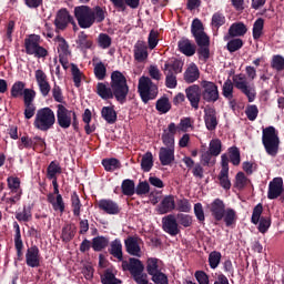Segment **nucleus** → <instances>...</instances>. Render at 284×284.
Listing matches in <instances>:
<instances>
[{
  "instance_id": "obj_22",
  "label": "nucleus",
  "mask_w": 284,
  "mask_h": 284,
  "mask_svg": "<svg viewBox=\"0 0 284 284\" xmlns=\"http://www.w3.org/2000/svg\"><path fill=\"white\" fill-rule=\"evenodd\" d=\"M204 123L206 130H216V125H219V120L216 119V110L213 108L204 110Z\"/></svg>"
},
{
  "instance_id": "obj_63",
  "label": "nucleus",
  "mask_w": 284,
  "mask_h": 284,
  "mask_svg": "<svg viewBox=\"0 0 284 284\" xmlns=\"http://www.w3.org/2000/svg\"><path fill=\"white\" fill-rule=\"evenodd\" d=\"M199 284H210V276L203 271H196L194 274Z\"/></svg>"
},
{
  "instance_id": "obj_31",
  "label": "nucleus",
  "mask_w": 284,
  "mask_h": 284,
  "mask_svg": "<svg viewBox=\"0 0 284 284\" xmlns=\"http://www.w3.org/2000/svg\"><path fill=\"white\" fill-rule=\"evenodd\" d=\"M102 119L106 121V123H116V111L114 110L113 106H103L102 111Z\"/></svg>"
},
{
  "instance_id": "obj_24",
  "label": "nucleus",
  "mask_w": 284,
  "mask_h": 284,
  "mask_svg": "<svg viewBox=\"0 0 284 284\" xmlns=\"http://www.w3.org/2000/svg\"><path fill=\"white\" fill-rule=\"evenodd\" d=\"M174 207H176V204L174 203V196L168 195L158 205V213L159 214H168L169 212H172V210H174Z\"/></svg>"
},
{
  "instance_id": "obj_6",
  "label": "nucleus",
  "mask_w": 284,
  "mask_h": 284,
  "mask_svg": "<svg viewBox=\"0 0 284 284\" xmlns=\"http://www.w3.org/2000/svg\"><path fill=\"white\" fill-rule=\"evenodd\" d=\"M7 185L9 193H4L1 201L8 203L9 205H14L21 201L23 195V190L21 189V180L17 176H9L7 179Z\"/></svg>"
},
{
  "instance_id": "obj_58",
  "label": "nucleus",
  "mask_w": 284,
  "mask_h": 284,
  "mask_svg": "<svg viewBox=\"0 0 284 284\" xmlns=\"http://www.w3.org/2000/svg\"><path fill=\"white\" fill-rule=\"evenodd\" d=\"M191 32L193 37H196V34H202L204 31L203 22L199 19H194L191 26Z\"/></svg>"
},
{
  "instance_id": "obj_57",
  "label": "nucleus",
  "mask_w": 284,
  "mask_h": 284,
  "mask_svg": "<svg viewBox=\"0 0 284 284\" xmlns=\"http://www.w3.org/2000/svg\"><path fill=\"white\" fill-rule=\"evenodd\" d=\"M78 43L85 50H90V48H92V41L88 40V34H85V32L79 33Z\"/></svg>"
},
{
  "instance_id": "obj_18",
  "label": "nucleus",
  "mask_w": 284,
  "mask_h": 284,
  "mask_svg": "<svg viewBox=\"0 0 284 284\" xmlns=\"http://www.w3.org/2000/svg\"><path fill=\"white\" fill-rule=\"evenodd\" d=\"M283 194V178H275L268 184L267 199H278Z\"/></svg>"
},
{
  "instance_id": "obj_40",
  "label": "nucleus",
  "mask_w": 284,
  "mask_h": 284,
  "mask_svg": "<svg viewBox=\"0 0 284 284\" xmlns=\"http://www.w3.org/2000/svg\"><path fill=\"white\" fill-rule=\"evenodd\" d=\"M102 165L106 172H114V170L121 168V163L114 158L102 160Z\"/></svg>"
},
{
  "instance_id": "obj_33",
  "label": "nucleus",
  "mask_w": 284,
  "mask_h": 284,
  "mask_svg": "<svg viewBox=\"0 0 284 284\" xmlns=\"http://www.w3.org/2000/svg\"><path fill=\"white\" fill-rule=\"evenodd\" d=\"M179 49L182 52V54H185L186 57H193V54L196 52V49H194V45H192L190 40L180 41Z\"/></svg>"
},
{
  "instance_id": "obj_52",
  "label": "nucleus",
  "mask_w": 284,
  "mask_h": 284,
  "mask_svg": "<svg viewBox=\"0 0 284 284\" xmlns=\"http://www.w3.org/2000/svg\"><path fill=\"white\" fill-rule=\"evenodd\" d=\"M102 283L103 284H120L121 280L116 278L114 273L112 271L106 270L104 274L102 275Z\"/></svg>"
},
{
  "instance_id": "obj_8",
  "label": "nucleus",
  "mask_w": 284,
  "mask_h": 284,
  "mask_svg": "<svg viewBox=\"0 0 284 284\" xmlns=\"http://www.w3.org/2000/svg\"><path fill=\"white\" fill-rule=\"evenodd\" d=\"M57 121L58 125L63 130H68L70 125L77 130V126L79 125V121L77 120V112L69 110L63 104L57 105Z\"/></svg>"
},
{
  "instance_id": "obj_39",
  "label": "nucleus",
  "mask_w": 284,
  "mask_h": 284,
  "mask_svg": "<svg viewBox=\"0 0 284 284\" xmlns=\"http://www.w3.org/2000/svg\"><path fill=\"white\" fill-rule=\"evenodd\" d=\"M223 149V143L221 142L220 139H213L209 143V152L213 154L214 156H219L221 154Z\"/></svg>"
},
{
  "instance_id": "obj_62",
  "label": "nucleus",
  "mask_w": 284,
  "mask_h": 284,
  "mask_svg": "<svg viewBox=\"0 0 284 284\" xmlns=\"http://www.w3.org/2000/svg\"><path fill=\"white\" fill-rule=\"evenodd\" d=\"M162 143H163V145H165V148L174 149V143H175L174 135H172L170 133H165L163 131V133H162Z\"/></svg>"
},
{
  "instance_id": "obj_41",
  "label": "nucleus",
  "mask_w": 284,
  "mask_h": 284,
  "mask_svg": "<svg viewBox=\"0 0 284 284\" xmlns=\"http://www.w3.org/2000/svg\"><path fill=\"white\" fill-rule=\"evenodd\" d=\"M223 219L226 227L234 225V223H236V211H234L233 209L224 210Z\"/></svg>"
},
{
  "instance_id": "obj_21",
  "label": "nucleus",
  "mask_w": 284,
  "mask_h": 284,
  "mask_svg": "<svg viewBox=\"0 0 284 284\" xmlns=\"http://www.w3.org/2000/svg\"><path fill=\"white\" fill-rule=\"evenodd\" d=\"M26 261L29 267H39L41 263L39 247L31 246L30 248H28L26 253Z\"/></svg>"
},
{
  "instance_id": "obj_59",
  "label": "nucleus",
  "mask_w": 284,
  "mask_h": 284,
  "mask_svg": "<svg viewBox=\"0 0 284 284\" xmlns=\"http://www.w3.org/2000/svg\"><path fill=\"white\" fill-rule=\"evenodd\" d=\"M243 48V40L233 39L227 42V50L230 52H236V50H241Z\"/></svg>"
},
{
  "instance_id": "obj_3",
  "label": "nucleus",
  "mask_w": 284,
  "mask_h": 284,
  "mask_svg": "<svg viewBox=\"0 0 284 284\" xmlns=\"http://www.w3.org/2000/svg\"><path fill=\"white\" fill-rule=\"evenodd\" d=\"M234 87L240 90L242 94H245L248 99V103H253L256 99V88H254V84H250V82H247L245 74H235L233 77V83L232 80H226L224 82L222 87V94L225 99H229V101L234 99Z\"/></svg>"
},
{
  "instance_id": "obj_16",
  "label": "nucleus",
  "mask_w": 284,
  "mask_h": 284,
  "mask_svg": "<svg viewBox=\"0 0 284 284\" xmlns=\"http://www.w3.org/2000/svg\"><path fill=\"white\" fill-rule=\"evenodd\" d=\"M36 81L42 97H48L50 94L51 87L50 82H48V75L43 70H36Z\"/></svg>"
},
{
  "instance_id": "obj_36",
  "label": "nucleus",
  "mask_w": 284,
  "mask_h": 284,
  "mask_svg": "<svg viewBox=\"0 0 284 284\" xmlns=\"http://www.w3.org/2000/svg\"><path fill=\"white\" fill-rule=\"evenodd\" d=\"M71 74L73 77V83L75 88H81V81H83V72L77 67V64H70Z\"/></svg>"
},
{
  "instance_id": "obj_61",
  "label": "nucleus",
  "mask_w": 284,
  "mask_h": 284,
  "mask_svg": "<svg viewBox=\"0 0 284 284\" xmlns=\"http://www.w3.org/2000/svg\"><path fill=\"white\" fill-rule=\"evenodd\" d=\"M272 68L278 72L284 70V58L282 55H274L272 60Z\"/></svg>"
},
{
  "instance_id": "obj_5",
  "label": "nucleus",
  "mask_w": 284,
  "mask_h": 284,
  "mask_svg": "<svg viewBox=\"0 0 284 284\" xmlns=\"http://www.w3.org/2000/svg\"><path fill=\"white\" fill-rule=\"evenodd\" d=\"M262 143L266 150V154L270 156H276V154H278V145L281 144V140L278 139V132H276L274 126L263 129Z\"/></svg>"
},
{
  "instance_id": "obj_30",
  "label": "nucleus",
  "mask_w": 284,
  "mask_h": 284,
  "mask_svg": "<svg viewBox=\"0 0 284 284\" xmlns=\"http://www.w3.org/2000/svg\"><path fill=\"white\" fill-rule=\"evenodd\" d=\"M247 33V27L243 22H235L229 29L230 37H244Z\"/></svg>"
},
{
  "instance_id": "obj_46",
  "label": "nucleus",
  "mask_w": 284,
  "mask_h": 284,
  "mask_svg": "<svg viewBox=\"0 0 284 284\" xmlns=\"http://www.w3.org/2000/svg\"><path fill=\"white\" fill-rule=\"evenodd\" d=\"M106 72H108V69L105 68V64L103 62L94 63L95 79H98L99 81H103V79H105Z\"/></svg>"
},
{
  "instance_id": "obj_23",
  "label": "nucleus",
  "mask_w": 284,
  "mask_h": 284,
  "mask_svg": "<svg viewBox=\"0 0 284 284\" xmlns=\"http://www.w3.org/2000/svg\"><path fill=\"white\" fill-rule=\"evenodd\" d=\"M99 207L102 210V212H105V214H119L121 212V209H119V204H116L112 200H100L98 202Z\"/></svg>"
},
{
  "instance_id": "obj_51",
  "label": "nucleus",
  "mask_w": 284,
  "mask_h": 284,
  "mask_svg": "<svg viewBox=\"0 0 284 284\" xmlns=\"http://www.w3.org/2000/svg\"><path fill=\"white\" fill-rule=\"evenodd\" d=\"M221 264V253L213 251L209 255V265L211 270H216Z\"/></svg>"
},
{
  "instance_id": "obj_27",
  "label": "nucleus",
  "mask_w": 284,
  "mask_h": 284,
  "mask_svg": "<svg viewBox=\"0 0 284 284\" xmlns=\"http://www.w3.org/2000/svg\"><path fill=\"white\" fill-rule=\"evenodd\" d=\"M200 75L201 73L199 71V67H196L194 63H191L184 72V81L186 83H194V81H199Z\"/></svg>"
},
{
  "instance_id": "obj_14",
  "label": "nucleus",
  "mask_w": 284,
  "mask_h": 284,
  "mask_svg": "<svg viewBox=\"0 0 284 284\" xmlns=\"http://www.w3.org/2000/svg\"><path fill=\"white\" fill-rule=\"evenodd\" d=\"M162 227L166 234L171 236H176L181 230H179V222H176V216L174 214H169L162 219Z\"/></svg>"
},
{
  "instance_id": "obj_35",
  "label": "nucleus",
  "mask_w": 284,
  "mask_h": 284,
  "mask_svg": "<svg viewBox=\"0 0 284 284\" xmlns=\"http://www.w3.org/2000/svg\"><path fill=\"white\" fill-rule=\"evenodd\" d=\"M111 254L119 261H123V245L121 244V241L114 240L111 243Z\"/></svg>"
},
{
  "instance_id": "obj_11",
  "label": "nucleus",
  "mask_w": 284,
  "mask_h": 284,
  "mask_svg": "<svg viewBox=\"0 0 284 284\" xmlns=\"http://www.w3.org/2000/svg\"><path fill=\"white\" fill-rule=\"evenodd\" d=\"M58 54H59V61L64 70H68L70 68V57H72V52L70 51V44H68V41L63 39V37L58 36L53 39Z\"/></svg>"
},
{
  "instance_id": "obj_49",
  "label": "nucleus",
  "mask_w": 284,
  "mask_h": 284,
  "mask_svg": "<svg viewBox=\"0 0 284 284\" xmlns=\"http://www.w3.org/2000/svg\"><path fill=\"white\" fill-rule=\"evenodd\" d=\"M71 207L74 216H81V200L77 193L71 195Z\"/></svg>"
},
{
  "instance_id": "obj_32",
  "label": "nucleus",
  "mask_w": 284,
  "mask_h": 284,
  "mask_svg": "<svg viewBox=\"0 0 284 284\" xmlns=\"http://www.w3.org/2000/svg\"><path fill=\"white\" fill-rule=\"evenodd\" d=\"M155 108L161 114H168L172 110V104L170 103V99L163 97L156 101Z\"/></svg>"
},
{
  "instance_id": "obj_34",
  "label": "nucleus",
  "mask_w": 284,
  "mask_h": 284,
  "mask_svg": "<svg viewBox=\"0 0 284 284\" xmlns=\"http://www.w3.org/2000/svg\"><path fill=\"white\" fill-rule=\"evenodd\" d=\"M153 166H154V158L152 155V152H146L142 156L141 168L143 170V172H150Z\"/></svg>"
},
{
  "instance_id": "obj_45",
  "label": "nucleus",
  "mask_w": 284,
  "mask_h": 284,
  "mask_svg": "<svg viewBox=\"0 0 284 284\" xmlns=\"http://www.w3.org/2000/svg\"><path fill=\"white\" fill-rule=\"evenodd\" d=\"M57 174H61V165L52 161L47 169V179H57Z\"/></svg>"
},
{
  "instance_id": "obj_9",
  "label": "nucleus",
  "mask_w": 284,
  "mask_h": 284,
  "mask_svg": "<svg viewBox=\"0 0 284 284\" xmlns=\"http://www.w3.org/2000/svg\"><path fill=\"white\" fill-rule=\"evenodd\" d=\"M138 92L143 103H148V101L156 99L159 95V87H156L149 77H141L139 79Z\"/></svg>"
},
{
  "instance_id": "obj_50",
  "label": "nucleus",
  "mask_w": 284,
  "mask_h": 284,
  "mask_svg": "<svg viewBox=\"0 0 284 284\" xmlns=\"http://www.w3.org/2000/svg\"><path fill=\"white\" fill-rule=\"evenodd\" d=\"M211 26L212 28H216V30H219L221 26H225V16L221 12H215L212 16Z\"/></svg>"
},
{
  "instance_id": "obj_44",
  "label": "nucleus",
  "mask_w": 284,
  "mask_h": 284,
  "mask_svg": "<svg viewBox=\"0 0 284 284\" xmlns=\"http://www.w3.org/2000/svg\"><path fill=\"white\" fill-rule=\"evenodd\" d=\"M178 128L179 132H190V130H194V122L191 118H182Z\"/></svg>"
},
{
  "instance_id": "obj_17",
  "label": "nucleus",
  "mask_w": 284,
  "mask_h": 284,
  "mask_svg": "<svg viewBox=\"0 0 284 284\" xmlns=\"http://www.w3.org/2000/svg\"><path fill=\"white\" fill-rule=\"evenodd\" d=\"M141 239L139 237H128L124 241V245L126 247L128 254H131V256H138V258H141Z\"/></svg>"
},
{
  "instance_id": "obj_10",
  "label": "nucleus",
  "mask_w": 284,
  "mask_h": 284,
  "mask_svg": "<svg viewBox=\"0 0 284 284\" xmlns=\"http://www.w3.org/2000/svg\"><path fill=\"white\" fill-rule=\"evenodd\" d=\"M24 48L27 54L36 57L37 59H43L48 57V50L41 47V37L31 34L24 40Z\"/></svg>"
},
{
  "instance_id": "obj_28",
  "label": "nucleus",
  "mask_w": 284,
  "mask_h": 284,
  "mask_svg": "<svg viewBox=\"0 0 284 284\" xmlns=\"http://www.w3.org/2000/svg\"><path fill=\"white\" fill-rule=\"evenodd\" d=\"M48 201L55 212H60L61 214L65 212V203L63 202V196H61V194H58V196L54 197V194L50 193L48 195Z\"/></svg>"
},
{
  "instance_id": "obj_20",
  "label": "nucleus",
  "mask_w": 284,
  "mask_h": 284,
  "mask_svg": "<svg viewBox=\"0 0 284 284\" xmlns=\"http://www.w3.org/2000/svg\"><path fill=\"white\" fill-rule=\"evenodd\" d=\"M70 21H72V17L70 16V12H68L65 9H61L57 13L54 26L57 30H65Z\"/></svg>"
},
{
  "instance_id": "obj_55",
  "label": "nucleus",
  "mask_w": 284,
  "mask_h": 284,
  "mask_svg": "<svg viewBox=\"0 0 284 284\" xmlns=\"http://www.w3.org/2000/svg\"><path fill=\"white\" fill-rule=\"evenodd\" d=\"M250 180H247V176H245V173L239 172L235 176V187L239 190H243L245 185H247Z\"/></svg>"
},
{
  "instance_id": "obj_4",
  "label": "nucleus",
  "mask_w": 284,
  "mask_h": 284,
  "mask_svg": "<svg viewBox=\"0 0 284 284\" xmlns=\"http://www.w3.org/2000/svg\"><path fill=\"white\" fill-rule=\"evenodd\" d=\"M57 123V115L50 108L39 109L36 113L33 125L40 132H48Z\"/></svg>"
},
{
  "instance_id": "obj_53",
  "label": "nucleus",
  "mask_w": 284,
  "mask_h": 284,
  "mask_svg": "<svg viewBox=\"0 0 284 284\" xmlns=\"http://www.w3.org/2000/svg\"><path fill=\"white\" fill-rule=\"evenodd\" d=\"M134 181L132 180H124L122 182V192L125 196H132L134 194Z\"/></svg>"
},
{
  "instance_id": "obj_26",
  "label": "nucleus",
  "mask_w": 284,
  "mask_h": 284,
  "mask_svg": "<svg viewBox=\"0 0 284 284\" xmlns=\"http://www.w3.org/2000/svg\"><path fill=\"white\" fill-rule=\"evenodd\" d=\"M159 159L162 165H170L174 161V149L162 146Z\"/></svg>"
},
{
  "instance_id": "obj_12",
  "label": "nucleus",
  "mask_w": 284,
  "mask_h": 284,
  "mask_svg": "<svg viewBox=\"0 0 284 284\" xmlns=\"http://www.w3.org/2000/svg\"><path fill=\"white\" fill-rule=\"evenodd\" d=\"M202 87V99L206 101V103H216L219 101V87L216 83L207 80H203L201 82Z\"/></svg>"
},
{
  "instance_id": "obj_37",
  "label": "nucleus",
  "mask_w": 284,
  "mask_h": 284,
  "mask_svg": "<svg viewBox=\"0 0 284 284\" xmlns=\"http://www.w3.org/2000/svg\"><path fill=\"white\" fill-rule=\"evenodd\" d=\"M265 27V20L258 18L253 24V39L258 40L263 36V28Z\"/></svg>"
},
{
  "instance_id": "obj_42",
  "label": "nucleus",
  "mask_w": 284,
  "mask_h": 284,
  "mask_svg": "<svg viewBox=\"0 0 284 284\" xmlns=\"http://www.w3.org/2000/svg\"><path fill=\"white\" fill-rule=\"evenodd\" d=\"M98 45L101 50H108L112 45V38L108 33H100L98 36Z\"/></svg>"
},
{
  "instance_id": "obj_54",
  "label": "nucleus",
  "mask_w": 284,
  "mask_h": 284,
  "mask_svg": "<svg viewBox=\"0 0 284 284\" xmlns=\"http://www.w3.org/2000/svg\"><path fill=\"white\" fill-rule=\"evenodd\" d=\"M229 174L230 172L221 171L219 175L220 184L224 190H230V187H232Z\"/></svg>"
},
{
  "instance_id": "obj_25",
  "label": "nucleus",
  "mask_w": 284,
  "mask_h": 284,
  "mask_svg": "<svg viewBox=\"0 0 284 284\" xmlns=\"http://www.w3.org/2000/svg\"><path fill=\"white\" fill-rule=\"evenodd\" d=\"M163 270V262L156 257H149L146 261V271L150 276L159 274Z\"/></svg>"
},
{
  "instance_id": "obj_29",
  "label": "nucleus",
  "mask_w": 284,
  "mask_h": 284,
  "mask_svg": "<svg viewBox=\"0 0 284 284\" xmlns=\"http://www.w3.org/2000/svg\"><path fill=\"white\" fill-rule=\"evenodd\" d=\"M134 59L140 63L148 59V45L144 42H138L134 45Z\"/></svg>"
},
{
  "instance_id": "obj_15",
  "label": "nucleus",
  "mask_w": 284,
  "mask_h": 284,
  "mask_svg": "<svg viewBox=\"0 0 284 284\" xmlns=\"http://www.w3.org/2000/svg\"><path fill=\"white\" fill-rule=\"evenodd\" d=\"M207 210L211 212L215 221H223L225 216V203L221 199H215L213 202L207 204Z\"/></svg>"
},
{
  "instance_id": "obj_56",
  "label": "nucleus",
  "mask_w": 284,
  "mask_h": 284,
  "mask_svg": "<svg viewBox=\"0 0 284 284\" xmlns=\"http://www.w3.org/2000/svg\"><path fill=\"white\" fill-rule=\"evenodd\" d=\"M24 104H33L37 92L32 89H24L22 93Z\"/></svg>"
},
{
  "instance_id": "obj_38",
  "label": "nucleus",
  "mask_w": 284,
  "mask_h": 284,
  "mask_svg": "<svg viewBox=\"0 0 284 284\" xmlns=\"http://www.w3.org/2000/svg\"><path fill=\"white\" fill-rule=\"evenodd\" d=\"M110 243V240L103 236L94 237L92 241V247L94 252H101V250H104V247H108V244Z\"/></svg>"
},
{
  "instance_id": "obj_2",
  "label": "nucleus",
  "mask_w": 284,
  "mask_h": 284,
  "mask_svg": "<svg viewBox=\"0 0 284 284\" xmlns=\"http://www.w3.org/2000/svg\"><path fill=\"white\" fill-rule=\"evenodd\" d=\"M106 14L108 11L105 8L100 6L93 8L88 6H79L74 8V17L78 21V26L83 30L92 28L95 23H103Z\"/></svg>"
},
{
  "instance_id": "obj_1",
  "label": "nucleus",
  "mask_w": 284,
  "mask_h": 284,
  "mask_svg": "<svg viewBox=\"0 0 284 284\" xmlns=\"http://www.w3.org/2000/svg\"><path fill=\"white\" fill-rule=\"evenodd\" d=\"M128 92H130L128 80L125 79V75L121 73V71H113L111 73V87L105 82H99L97 84V94L104 101L115 98L119 103H125Z\"/></svg>"
},
{
  "instance_id": "obj_64",
  "label": "nucleus",
  "mask_w": 284,
  "mask_h": 284,
  "mask_svg": "<svg viewBox=\"0 0 284 284\" xmlns=\"http://www.w3.org/2000/svg\"><path fill=\"white\" fill-rule=\"evenodd\" d=\"M152 276V281L155 284H168V275H165V273L161 272L160 273H155Z\"/></svg>"
},
{
  "instance_id": "obj_13",
  "label": "nucleus",
  "mask_w": 284,
  "mask_h": 284,
  "mask_svg": "<svg viewBox=\"0 0 284 284\" xmlns=\"http://www.w3.org/2000/svg\"><path fill=\"white\" fill-rule=\"evenodd\" d=\"M185 94L191 108H193V110H199L202 97L201 87L193 84L185 89Z\"/></svg>"
},
{
  "instance_id": "obj_19",
  "label": "nucleus",
  "mask_w": 284,
  "mask_h": 284,
  "mask_svg": "<svg viewBox=\"0 0 284 284\" xmlns=\"http://www.w3.org/2000/svg\"><path fill=\"white\" fill-rule=\"evenodd\" d=\"M122 270L124 272L129 271L131 272L132 275H134L143 272L144 267H143V263H141V260L131 257L129 262L128 261L122 262Z\"/></svg>"
},
{
  "instance_id": "obj_43",
  "label": "nucleus",
  "mask_w": 284,
  "mask_h": 284,
  "mask_svg": "<svg viewBox=\"0 0 284 284\" xmlns=\"http://www.w3.org/2000/svg\"><path fill=\"white\" fill-rule=\"evenodd\" d=\"M24 90H26L24 82H21V81L14 82L11 88V97H13V99H19V97H23Z\"/></svg>"
},
{
  "instance_id": "obj_48",
  "label": "nucleus",
  "mask_w": 284,
  "mask_h": 284,
  "mask_svg": "<svg viewBox=\"0 0 284 284\" xmlns=\"http://www.w3.org/2000/svg\"><path fill=\"white\" fill-rule=\"evenodd\" d=\"M229 159L233 165H241V151H239V148L229 149Z\"/></svg>"
},
{
  "instance_id": "obj_47",
  "label": "nucleus",
  "mask_w": 284,
  "mask_h": 284,
  "mask_svg": "<svg viewBox=\"0 0 284 284\" xmlns=\"http://www.w3.org/2000/svg\"><path fill=\"white\" fill-rule=\"evenodd\" d=\"M201 163L203 165H207L209 168H212V166L216 165V156H214V154H212V152L206 151V152L202 153V155H201Z\"/></svg>"
},
{
  "instance_id": "obj_7",
  "label": "nucleus",
  "mask_w": 284,
  "mask_h": 284,
  "mask_svg": "<svg viewBox=\"0 0 284 284\" xmlns=\"http://www.w3.org/2000/svg\"><path fill=\"white\" fill-rule=\"evenodd\" d=\"M165 75V85L170 90H174L178 85L176 74L183 72V63L181 60H170L165 62L164 68L162 69Z\"/></svg>"
},
{
  "instance_id": "obj_60",
  "label": "nucleus",
  "mask_w": 284,
  "mask_h": 284,
  "mask_svg": "<svg viewBox=\"0 0 284 284\" xmlns=\"http://www.w3.org/2000/svg\"><path fill=\"white\" fill-rule=\"evenodd\" d=\"M178 221L183 227H190L192 225V216L183 213L178 214Z\"/></svg>"
}]
</instances>
